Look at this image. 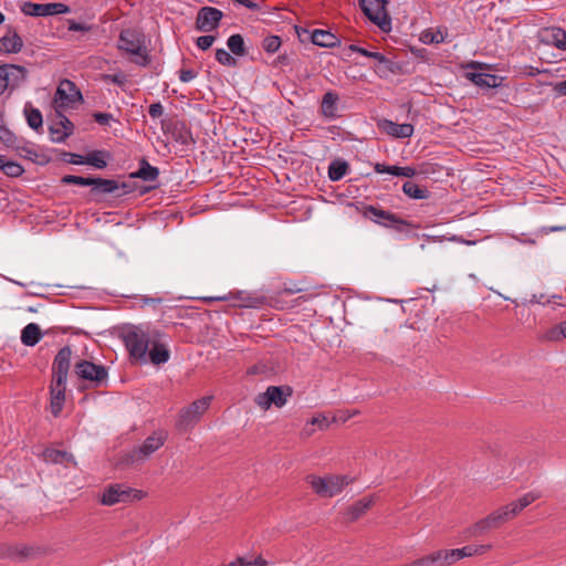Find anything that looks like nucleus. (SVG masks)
Returning <instances> with one entry per match:
<instances>
[{
  "label": "nucleus",
  "instance_id": "f257e3e1",
  "mask_svg": "<svg viewBox=\"0 0 566 566\" xmlns=\"http://www.w3.org/2000/svg\"><path fill=\"white\" fill-rule=\"evenodd\" d=\"M120 337L130 357L146 361L150 343L154 342L155 337H161V334L142 325H127L122 328Z\"/></svg>",
  "mask_w": 566,
  "mask_h": 566
},
{
  "label": "nucleus",
  "instance_id": "f03ea898",
  "mask_svg": "<svg viewBox=\"0 0 566 566\" xmlns=\"http://www.w3.org/2000/svg\"><path fill=\"white\" fill-rule=\"evenodd\" d=\"M356 209L364 218L369 219L381 227L394 229L400 233L408 232L409 229L420 228L419 224H415L400 218L397 213L384 210L376 206L360 202Z\"/></svg>",
  "mask_w": 566,
  "mask_h": 566
},
{
  "label": "nucleus",
  "instance_id": "7ed1b4c3",
  "mask_svg": "<svg viewBox=\"0 0 566 566\" xmlns=\"http://www.w3.org/2000/svg\"><path fill=\"white\" fill-rule=\"evenodd\" d=\"M117 49L129 55L137 56V59L133 60L137 65L147 66L150 63L145 34L136 28H127L120 31Z\"/></svg>",
  "mask_w": 566,
  "mask_h": 566
},
{
  "label": "nucleus",
  "instance_id": "20e7f679",
  "mask_svg": "<svg viewBox=\"0 0 566 566\" xmlns=\"http://www.w3.org/2000/svg\"><path fill=\"white\" fill-rule=\"evenodd\" d=\"M354 480L349 475H327L323 478L308 474L306 476V482L311 485L314 493L321 497H333L339 494Z\"/></svg>",
  "mask_w": 566,
  "mask_h": 566
},
{
  "label": "nucleus",
  "instance_id": "39448f33",
  "mask_svg": "<svg viewBox=\"0 0 566 566\" xmlns=\"http://www.w3.org/2000/svg\"><path fill=\"white\" fill-rule=\"evenodd\" d=\"M74 374L80 380L87 382L90 388L107 386L108 369L104 365L95 364L87 359H78L74 364Z\"/></svg>",
  "mask_w": 566,
  "mask_h": 566
},
{
  "label": "nucleus",
  "instance_id": "423d86ee",
  "mask_svg": "<svg viewBox=\"0 0 566 566\" xmlns=\"http://www.w3.org/2000/svg\"><path fill=\"white\" fill-rule=\"evenodd\" d=\"M167 438L168 433L165 430L154 431L139 447L134 448L126 454V463L132 465L143 463L165 444Z\"/></svg>",
  "mask_w": 566,
  "mask_h": 566
},
{
  "label": "nucleus",
  "instance_id": "0eeeda50",
  "mask_svg": "<svg viewBox=\"0 0 566 566\" xmlns=\"http://www.w3.org/2000/svg\"><path fill=\"white\" fill-rule=\"evenodd\" d=\"M211 397H202L195 400L188 407L182 408L176 421V428L180 432L191 430L210 406Z\"/></svg>",
  "mask_w": 566,
  "mask_h": 566
},
{
  "label": "nucleus",
  "instance_id": "6e6552de",
  "mask_svg": "<svg viewBox=\"0 0 566 566\" xmlns=\"http://www.w3.org/2000/svg\"><path fill=\"white\" fill-rule=\"evenodd\" d=\"M143 499V492L125 484H109L103 491L99 502L103 505L112 506L117 503H130Z\"/></svg>",
  "mask_w": 566,
  "mask_h": 566
},
{
  "label": "nucleus",
  "instance_id": "1a4fd4ad",
  "mask_svg": "<svg viewBox=\"0 0 566 566\" xmlns=\"http://www.w3.org/2000/svg\"><path fill=\"white\" fill-rule=\"evenodd\" d=\"M388 1L359 0V7L364 14L384 32H388L391 29V19L386 9Z\"/></svg>",
  "mask_w": 566,
  "mask_h": 566
},
{
  "label": "nucleus",
  "instance_id": "9d476101",
  "mask_svg": "<svg viewBox=\"0 0 566 566\" xmlns=\"http://www.w3.org/2000/svg\"><path fill=\"white\" fill-rule=\"evenodd\" d=\"M349 50L353 52H357L363 56L369 57V60L374 59L376 61L374 71L381 78L388 77L390 74L401 73V70H402L401 65L398 62H395V61L388 59L382 53L373 52L365 48L358 46L356 44H350Z\"/></svg>",
  "mask_w": 566,
  "mask_h": 566
},
{
  "label": "nucleus",
  "instance_id": "9b49d317",
  "mask_svg": "<svg viewBox=\"0 0 566 566\" xmlns=\"http://www.w3.org/2000/svg\"><path fill=\"white\" fill-rule=\"evenodd\" d=\"M62 185H76L81 187H91L90 195L95 201H101V191L115 188V184L107 181L102 177H83L75 175H65L61 178Z\"/></svg>",
  "mask_w": 566,
  "mask_h": 566
},
{
  "label": "nucleus",
  "instance_id": "f8f14e48",
  "mask_svg": "<svg viewBox=\"0 0 566 566\" xmlns=\"http://www.w3.org/2000/svg\"><path fill=\"white\" fill-rule=\"evenodd\" d=\"M292 395L291 386H269L264 392L255 397V403L263 410H269L273 405L276 408H282Z\"/></svg>",
  "mask_w": 566,
  "mask_h": 566
},
{
  "label": "nucleus",
  "instance_id": "ddd939ff",
  "mask_svg": "<svg viewBox=\"0 0 566 566\" xmlns=\"http://www.w3.org/2000/svg\"><path fill=\"white\" fill-rule=\"evenodd\" d=\"M160 127L164 134L171 135L172 139L184 146L195 143L191 129L186 122L176 116L165 117L160 120Z\"/></svg>",
  "mask_w": 566,
  "mask_h": 566
},
{
  "label": "nucleus",
  "instance_id": "4468645a",
  "mask_svg": "<svg viewBox=\"0 0 566 566\" xmlns=\"http://www.w3.org/2000/svg\"><path fill=\"white\" fill-rule=\"evenodd\" d=\"M28 70L22 65H0V96L7 91H14L27 80Z\"/></svg>",
  "mask_w": 566,
  "mask_h": 566
},
{
  "label": "nucleus",
  "instance_id": "2eb2a0df",
  "mask_svg": "<svg viewBox=\"0 0 566 566\" xmlns=\"http://www.w3.org/2000/svg\"><path fill=\"white\" fill-rule=\"evenodd\" d=\"M21 11L29 17H50L71 12L70 6L62 2L34 3L25 1Z\"/></svg>",
  "mask_w": 566,
  "mask_h": 566
},
{
  "label": "nucleus",
  "instance_id": "dca6fc26",
  "mask_svg": "<svg viewBox=\"0 0 566 566\" xmlns=\"http://www.w3.org/2000/svg\"><path fill=\"white\" fill-rule=\"evenodd\" d=\"M72 348L66 345L62 347L52 363V380H56L57 386L66 384L71 367Z\"/></svg>",
  "mask_w": 566,
  "mask_h": 566
},
{
  "label": "nucleus",
  "instance_id": "f3484780",
  "mask_svg": "<svg viewBox=\"0 0 566 566\" xmlns=\"http://www.w3.org/2000/svg\"><path fill=\"white\" fill-rule=\"evenodd\" d=\"M222 18L223 13L221 10L213 7H202L197 13L196 30L205 33L211 32L219 27Z\"/></svg>",
  "mask_w": 566,
  "mask_h": 566
},
{
  "label": "nucleus",
  "instance_id": "a211bd4d",
  "mask_svg": "<svg viewBox=\"0 0 566 566\" xmlns=\"http://www.w3.org/2000/svg\"><path fill=\"white\" fill-rule=\"evenodd\" d=\"M506 522L501 509H497L469 527L468 533L470 536L479 537L492 530L500 528Z\"/></svg>",
  "mask_w": 566,
  "mask_h": 566
},
{
  "label": "nucleus",
  "instance_id": "6ab92c4d",
  "mask_svg": "<svg viewBox=\"0 0 566 566\" xmlns=\"http://www.w3.org/2000/svg\"><path fill=\"white\" fill-rule=\"evenodd\" d=\"M55 98L61 101L63 104L65 103L66 105L83 103L84 101L83 95L76 84L67 78H64L60 82L55 93Z\"/></svg>",
  "mask_w": 566,
  "mask_h": 566
},
{
  "label": "nucleus",
  "instance_id": "aec40b11",
  "mask_svg": "<svg viewBox=\"0 0 566 566\" xmlns=\"http://www.w3.org/2000/svg\"><path fill=\"white\" fill-rule=\"evenodd\" d=\"M541 41L554 45L559 50H566V31L558 27L544 28L539 32Z\"/></svg>",
  "mask_w": 566,
  "mask_h": 566
},
{
  "label": "nucleus",
  "instance_id": "412c9836",
  "mask_svg": "<svg viewBox=\"0 0 566 566\" xmlns=\"http://www.w3.org/2000/svg\"><path fill=\"white\" fill-rule=\"evenodd\" d=\"M378 127L381 132L395 138H407L413 134V126L408 123L398 124L389 119H382L378 123Z\"/></svg>",
  "mask_w": 566,
  "mask_h": 566
},
{
  "label": "nucleus",
  "instance_id": "4be33fe9",
  "mask_svg": "<svg viewBox=\"0 0 566 566\" xmlns=\"http://www.w3.org/2000/svg\"><path fill=\"white\" fill-rule=\"evenodd\" d=\"M467 78L481 88H495L502 85L504 77L483 72H468Z\"/></svg>",
  "mask_w": 566,
  "mask_h": 566
},
{
  "label": "nucleus",
  "instance_id": "5701e85b",
  "mask_svg": "<svg viewBox=\"0 0 566 566\" xmlns=\"http://www.w3.org/2000/svg\"><path fill=\"white\" fill-rule=\"evenodd\" d=\"M23 48L22 38L19 35L15 29L8 27L6 35L0 38V52L3 53H18Z\"/></svg>",
  "mask_w": 566,
  "mask_h": 566
},
{
  "label": "nucleus",
  "instance_id": "b1692460",
  "mask_svg": "<svg viewBox=\"0 0 566 566\" xmlns=\"http://www.w3.org/2000/svg\"><path fill=\"white\" fill-rule=\"evenodd\" d=\"M338 102H339V95L335 91H328L326 92L321 102V114L328 119H335L339 117L338 115Z\"/></svg>",
  "mask_w": 566,
  "mask_h": 566
},
{
  "label": "nucleus",
  "instance_id": "393cba45",
  "mask_svg": "<svg viewBox=\"0 0 566 566\" xmlns=\"http://www.w3.org/2000/svg\"><path fill=\"white\" fill-rule=\"evenodd\" d=\"M66 384L57 386L56 380H52L50 385L51 395V412L54 417L60 416L65 401Z\"/></svg>",
  "mask_w": 566,
  "mask_h": 566
},
{
  "label": "nucleus",
  "instance_id": "a878e982",
  "mask_svg": "<svg viewBox=\"0 0 566 566\" xmlns=\"http://www.w3.org/2000/svg\"><path fill=\"white\" fill-rule=\"evenodd\" d=\"M150 348H148L149 360L154 365H161L168 361L170 357L169 349L165 344L160 342V337H155L154 342L150 343Z\"/></svg>",
  "mask_w": 566,
  "mask_h": 566
},
{
  "label": "nucleus",
  "instance_id": "bb28decb",
  "mask_svg": "<svg viewBox=\"0 0 566 566\" xmlns=\"http://www.w3.org/2000/svg\"><path fill=\"white\" fill-rule=\"evenodd\" d=\"M313 44L322 48H335L339 43V39L329 30L315 29L310 33Z\"/></svg>",
  "mask_w": 566,
  "mask_h": 566
},
{
  "label": "nucleus",
  "instance_id": "cd10ccee",
  "mask_svg": "<svg viewBox=\"0 0 566 566\" xmlns=\"http://www.w3.org/2000/svg\"><path fill=\"white\" fill-rule=\"evenodd\" d=\"M67 31L70 32H78L80 35L75 38L76 41L88 40V34L92 32H96L98 25L88 23L86 21H76L74 19H67Z\"/></svg>",
  "mask_w": 566,
  "mask_h": 566
},
{
  "label": "nucleus",
  "instance_id": "c85d7f7f",
  "mask_svg": "<svg viewBox=\"0 0 566 566\" xmlns=\"http://www.w3.org/2000/svg\"><path fill=\"white\" fill-rule=\"evenodd\" d=\"M159 176V169L157 167L151 166L148 160L143 157L139 160V168L137 171L132 172V178H138L144 181H155Z\"/></svg>",
  "mask_w": 566,
  "mask_h": 566
},
{
  "label": "nucleus",
  "instance_id": "c756f323",
  "mask_svg": "<svg viewBox=\"0 0 566 566\" xmlns=\"http://www.w3.org/2000/svg\"><path fill=\"white\" fill-rule=\"evenodd\" d=\"M42 337L41 328L35 323L28 324L21 332V342L23 345L35 346Z\"/></svg>",
  "mask_w": 566,
  "mask_h": 566
},
{
  "label": "nucleus",
  "instance_id": "7c9ffc66",
  "mask_svg": "<svg viewBox=\"0 0 566 566\" xmlns=\"http://www.w3.org/2000/svg\"><path fill=\"white\" fill-rule=\"evenodd\" d=\"M28 125L35 132H39L43 127L42 113L32 106L31 103H27L23 109Z\"/></svg>",
  "mask_w": 566,
  "mask_h": 566
},
{
  "label": "nucleus",
  "instance_id": "2f4dec72",
  "mask_svg": "<svg viewBox=\"0 0 566 566\" xmlns=\"http://www.w3.org/2000/svg\"><path fill=\"white\" fill-rule=\"evenodd\" d=\"M373 503L371 497H364L355 502L347 509L348 520L350 522L358 520L371 507Z\"/></svg>",
  "mask_w": 566,
  "mask_h": 566
},
{
  "label": "nucleus",
  "instance_id": "473e14b6",
  "mask_svg": "<svg viewBox=\"0 0 566 566\" xmlns=\"http://www.w3.org/2000/svg\"><path fill=\"white\" fill-rule=\"evenodd\" d=\"M402 191L407 197L417 200L428 199L431 196L427 187L419 186L413 181H406L402 185Z\"/></svg>",
  "mask_w": 566,
  "mask_h": 566
},
{
  "label": "nucleus",
  "instance_id": "72a5a7b5",
  "mask_svg": "<svg viewBox=\"0 0 566 566\" xmlns=\"http://www.w3.org/2000/svg\"><path fill=\"white\" fill-rule=\"evenodd\" d=\"M111 155L105 150H93L84 157V165L93 166L97 169H104L107 166V158Z\"/></svg>",
  "mask_w": 566,
  "mask_h": 566
},
{
  "label": "nucleus",
  "instance_id": "f704fd0d",
  "mask_svg": "<svg viewBox=\"0 0 566 566\" xmlns=\"http://www.w3.org/2000/svg\"><path fill=\"white\" fill-rule=\"evenodd\" d=\"M349 170V165L343 159H335L328 166V178L332 181L343 179Z\"/></svg>",
  "mask_w": 566,
  "mask_h": 566
},
{
  "label": "nucleus",
  "instance_id": "c9c22d12",
  "mask_svg": "<svg viewBox=\"0 0 566 566\" xmlns=\"http://www.w3.org/2000/svg\"><path fill=\"white\" fill-rule=\"evenodd\" d=\"M227 45L230 52L237 56H244L248 53L244 39L239 33L230 35L227 40Z\"/></svg>",
  "mask_w": 566,
  "mask_h": 566
},
{
  "label": "nucleus",
  "instance_id": "e433bc0d",
  "mask_svg": "<svg viewBox=\"0 0 566 566\" xmlns=\"http://www.w3.org/2000/svg\"><path fill=\"white\" fill-rule=\"evenodd\" d=\"M43 457L46 461H50L52 463H63L64 461H70L73 459V455L66 451L53 449V448H46L43 451Z\"/></svg>",
  "mask_w": 566,
  "mask_h": 566
},
{
  "label": "nucleus",
  "instance_id": "4c0bfd02",
  "mask_svg": "<svg viewBox=\"0 0 566 566\" xmlns=\"http://www.w3.org/2000/svg\"><path fill=\"white\" fill-rule=\"evenodd\" d=\"M17 142V136L4 125V114L0 109V143L7 147H13Z\"/></svg>",
  "mask_w": 566,
  "mask_h": 566
},
{
  "label": "nucleus",
  "instance_id": "58836bf2",
  "mask_svg": "<svg viewBox=\"0 0 566 566\" xmlns=\"http://www.w3.org/2000/svg\"><path fill=\"white\" fill-rule=\"evenodd\" d=\"M440 566H447L460 559L458 548L440 549L436 552Z\"/></svg>",
  "mask_w": 566,
  "mask_h": 566
},
{
  "label": "nucleus",
  "instance_id": "ea45409f",
  "mask_svg": "<svg viewBox=\"0 0 566 566\" xmlns=\"http://www.w3.org/2000/svg\"><path fill=\"white\" fill-rule=\"evenodd\" d=\"M563 338H566V321L553 326L544 335V339L549 342H557Z\"/></svg>",
  "mask_w": 566,
  "mask_h": 566
},
{
  "label": "nucleus",
  "instance_id": "a19ab883",
  "mask_svg": "<svg viewBox=\"0 0 566 566\" xmlns=\"http://www.w3.org/2000/svg\"><path fill=\"white\" fill-rule=\"evenodd\" d=\"M21 150L23 151L22 156L25 159L33 161L34 164L44 166L50 163V157L43 153H38L36 150L28 147H23Z\"/></svg>",
  "mask_w": 566,
  "mask_h": 566
},
{
  "label": "nucleus",
  "instance_id": "79ce46f5",
  "mask_svg": "<svg viewBox=\"0 0 566 566\" xmlns=\"http://www.w3.org/2000/svg\"><path fill=\"white\" fill-rule=\"evenodd\" d=\"M62 126L63 133L54 137V143H63L67 137H70L74 132V124L65 116L60 114V123Z\"/></svg>",
  "mask_w": 566,
  "mask_h": 566
},
{
  "label": "nucleus",
  "instance_id": "37998d69",
  "mask_svg": "<svg viewBox=\"0 0 566 566\" xmlns=\"http://www.w3.org/2000/svg\"><path fill=\"white\" fill-rule=\"evenodd\" d=\"M1 171L10 178H18L24 172V168L18 161L6 159Z\"/></svg>",
  "mask_w": 566,
  "mask_h": 566
},
{
  "label": "nucleus",
  "instance_id": "c03bdc74",
  "mask_svg": "<svg viewBox=\"0 0 566 566\" xmlns=\"http://www.w3.org/2000/svg\"><path fill=\"white\" fill-rule=\"evenodd\" d=\"M107 181H112V184H115V188L113 187L112 189L101 191V198L104 195L115 193L118 190H120V192L116 193V197H122V196L128 195L133 191V187L128 182H118L115 179H107Z\"/></svg>",
  "mask_w": 566,
  "mask_h": 566
},
{
  "label": "nucleus",
  "instance_id": "a18cd8bd",
  "mask_svg": "<svg viewBox=\"0 0 566 566\" xmlns=\"http://www.w3.org/2000/svg\"><path fill=\"white\" fill-rule=\"evenodd\" d=\"M216 60L224 66L228 67H235L238 65V61L234 56L231 55L227 50L224 49H217L216 50Z\"/></svg>",
  "mask_w": 566,
  "mask_h": 566
},
{
  "label": "nucleus",
  "instance_id": "49530a36",
  "mask_svg": "<svg viewBox=\"0 0 566 566\" xmlns=\"http://www.w3.org/2000/svg\"><path fill=\"white\" fill-rule=\"evenodd\" d=\"M281 44H282V40L277 35H269V36L264 38L262 41L263 50L270 54L277 52Z\"/></svg>",
  "mask_w": 566,
  "mask_h": 566
},
{
  "label": "nucleus",
  "instance_id": "de8ad7c7",
  "mask_svg": "<svg viewBox=\"0 0 566 566\" xmlns=\"http://www.w3.org/2000/svg\"><path fill=\"white\" fill-rule=\"evenodd\" d=\"M500 509H501L503 515L505 516L506 521L514 518L516 515H518L523 511L516 501H513Z\"/></svg>",
  "mask_w": 566,
  "mask_h": 566
},
{
  "label": "nucleus",
  "instance_id": "09e8293b",
  "mask_svg": "<svg viewBox=\"0 0 566 566\" xmlns=\"http://www.w3.org/2000/svg\"><path fill=\"white\" fill-rule=\"evenodd\" d=\"M415 566H440L436 552L413 560Z\"/></svg>",
  "mask_w": 566,
  "mask_h": 566
},
{
  "label": "nucleus",
  "instance_id": "8fccbe9b",
  "mask_svg": "<svg viewBox=\"0 0 566 566\" xmlns=\"http://www.w3.org/2000/svg\"><path fill=\"white\" fill-rule=\"evenodd\" d=\"M293 62L292 54H289L286 52L279 54L275 60L272 62L273 67H283L289 66Z\"/></svg>",
  "mask_w": 566,
  "mask_h": 566
},
{
  "label": "nucleus",
  "instance_id": "3c124183",
  "mask_svg": "<svg viewBox=\"0 0 566 566\" xmlns=\"http://www.w3.org/2000/svg\"><path fill=\"white\" fill-rule=\"evenodd\" d=\"M214 41H216L214 35L207 34V35L199 36L196 41V44L200 50L206 51L211 48V45L213 44Z\"/></svg>",
  "mask_w": 566,
  "mask_h": 566
},
{
  "label": "nucleus",
  "instance_id": "603ef678",
  "mask_svg": "<svg viewBox=\"0 0 566 566\" xmlns=\"http://www.w3.org/2000/svg\"><path fill=\"white\" fill-rule=\"evenodd\" d=\"M103 80L105 82H111L113 84H116L118 86H123L126 83V75L123 73H115V74H103Z\"/></svg>",
  "mask_w": 566,
  "mask_h": 566
},
{
  "label": "nucleus",
  "instance_id": "864d4df0",
  "mask_svg": "<svg viewBox=\"0 0 566 566\" xmlns=\"http://www.w3.org/2000/svg\"><path fill=\"white\" fill-rule=\"evenodd\" d=\"M539 497L538 494L534 492H528L521 496L518 500H516L517 504L524 510L528 505H531L533 502H535Z\"/></svg>",
  "mask_w": 566,
  "mask_h": 566
},
{
  "label": "nucleus",
  "instance_id": "5fc2aeb1",
  "mask_svg": "<svg viewBox=\"0 0 566 566\" xmlns=\"http://www.w3.org/2000/svg\"><path fill=\"white\" fill-rule=\"evenodd\" d=\"M148 114L154 119L159 118L164 114V106L160 102L153 103L148 107Z\"/></svg>",
  "mask_w": 566,
  "mask_h": 566
},
{
  "label": "nucleus",
  "instance_id": "6e6d98bb",
  "mask_svg": "<svg viewBox=\"0 0 566 566\" xmlns=\"http://www.w3.org/2000/svg\"><path fill=\"white\" fill-rule=\"evenodd\" d=\"M92 116L94 120L99 125H108L109 122L113 119V115L111 113L96 112L93 113Z\"/></svg>",
  "mask_w": 566,
  "mask_h": 566
},
{
  "label": "nucleus",
  "instance_id": "4d7b16f0",
  "mask_svg": "<svg viewBox=\"0 0 566 566\" xmlns=\"http://www.w3.org/2000/svg\"><path fill=\"white\" fill-rule=\"evenodd\" d=\"M14 551L15 552L12 559L23 560L30 555L31 548H29L28 546H14Z\"/></svg>",
  "mask_w": 566,
  "mask_h": 566
},
{
  "label": "nucleus",
  "instance_id": "13d9d810",
  "mask_svg": "<svg viewBox=\"0 0 566 566\" xmlns=\"http://www.w3.org/2000/svg\"><path fill=\"white\" fill-rule=\"evenodd\" d=\"M197 72L190 69H181L179 71V78L181 82L187 83L192 81L197 76Z\"/></svg>",
  "mask_w": 566,
  "mask_h": 566
},
{
  "label": "nucleus",
  "instance_id": "bf43d9fd",
  "mask_svg": "<svg viewBox=\"0 0 566 566\" xmlns=\"http://www.w3.org/2000/svg\"><path fill=\"white\" fill-rule=\"evenodd\" d=\"M312 426H317L321 430L327 429L329 423L325 416L319 415L317 417H313L310 421Z\"/></svg>",
  "mask_w": 566,
  "mask_h": 566
},
{
  "label": "nucleus",
  "instance_id": "052dcab7",
  "mask_svg": "<svg viewBox=\"0 0 566 566\" xmlns=\"http://www.w3.org/2000/svg\"><path fill=\"white\" fill-rule=\"evenodd\" d=\"M518 73L522 75H527V76L534 77V76L541 74L542 70H539L538 67L532 66V65H524L523 67H520Z\"/></svg>",
  "mask_w": 566,
  "mask_h": 566
},
{
  "label": "nucleus",
  "instance_id": "680f3d73",
  "mask_svg": "<svg viewBox=\"0 0 566 566\" xmlns=\"http://www.w3.org/2000/svg\"><path fill=\"white\" fill-rule=\"evenodd\" d=\"M14 552L15 551H14L13 545H7V544L0 545V558H11L12 559Z\"/></svg>",
  "mask_w": 566,
  "mask_h": 566
},
{
  "label": "nucleus",
  "instance_id": "e2e57ef3",
  "mask_svg": "<svg viewBox=\"0 0 566 566\" xmlns=\"http://www.w3.org/2000/svg\"><path fill=\"white\" fill-rule=\"evenodd\" d=\"M261 373H264V374L268 373V366H266L265 363L264 364L253 365V366L249 367L248 370H247L248 375H258V374H261Z\"/></svg>",
  "mask_w": 566,
  "mask_h": 566
},
{
  "label": "nucleus",
  "instance_id": "0e129e2a",
  "mask_svg": "<svg viewBox=\"0 0 566 566\" xmlns=\"http://www.w3.org/2000/svg\"><path fill=\"white\" fill-rule=\"evenodd\" d=\"M65 156L70 157L67 159V163H70V164H73V165H84V157L85 156H82V155H78V154H73V153H65Z\"/></svg>",
  "mask_w": 566,
  "mask_h": 566
},
{
  "label": "nucleus",
  "instance_id": "69168bd1",
  "mask_svg": "<svg viewBox=\"0 0 566 566\" xmlns=\"http://www.w3.org/2000/svg\"><path fill=\"white\" fill-rule=\"evenodd\" d=\"M232 1L250 9V10H253V11L260 10V6L256 2H253L251 0H232Z\"/></svg>",
  "mask_w": 566,
  "mask_h": 566
},
{
  "label": "nucleus",
  "instance_id": "338daca9",
  "mask_svg": "<svg viewBox=\"0 0 566 566\" xmlns=\"http://www.w3.org/2000/svg\"><path fill=\"white\" fill-rule=\"evenodd\" d=\"M492 548V545H472L473 555H483Z\"/></svg>",
  "mask_w": 566,
  "mask_h": 566
},
{
  "label": "nucleus",
  "instance_id": "774afa93",
  "mask_svg": "<svg viewBox=\"0 0 566 566\" xmlns=\"http://www.w3.org/2000/svg\"><path fill=\"white\" fill-rule=\"evenodd\" d=\"M554 91L556 93H558L559 95L565 96L566 95V80L556 83L554 86Z\"/></svg>",
  "mask_w": 566,
  "mask_h": 566
}]
</instances>
